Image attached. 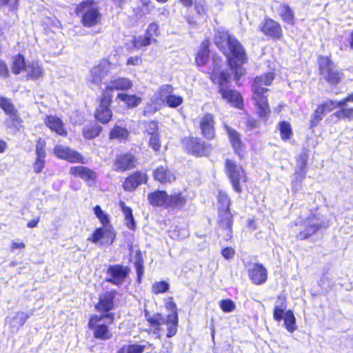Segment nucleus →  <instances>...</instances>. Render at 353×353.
I'll return each mask as SVG.
<instances>
[{
  "mask_svg": "<svg viewBox=\"0 0 353 353\" xmlns=\"http://www.w3.org/2000/svg\"><path fill=\"white\" fill-rule=\"evenodd\" d=\"M274 78V73L268 72L260 77H256L252 85V99L254 101L258 115L265 120L268 119L270 110L268 103V97L265 95L268 89L263 86L270 85Z\"/></svg>",
  "mask_w": 353,
  "mask_h": 353,
  "instance_id": "obj_1",
  "label": "nucleus"
},
{
  "mask_svg": "<svg viewBox=\"0 0 353 353\" xmlns=\"http://www.w3.org/2000/svg\"><path fill=\"white\" fill-rule=\"evenodd\" d=\"M94 212L101 222L102 227L97 228L88 240L96 244H112L114 241L116 234L113 227L110 223L108 214L99 205L94 207Z\"/></svg>",
  "mask_w": 353,
  "mask_h": 353,
  "instance_id": "obj_2",
  "label": "nucleus"
},
{
  "mask_svg": "<svg viewBox=\"0 0 353 353\" xmlns=\"http://www.w3.org/2000/svg\"><path fill=\"white\" fill-rule=\"evenodd\" d=\"M328 225V222L323 220V217L312 214L304 220L296 221L292 231L296 233L297 239L303 240L314 234L321 228H327Z\"/></svg>",
  "mask_w": 353,
  "mask_h": 353,
  "instance_id": "obj_3",
  "label": "nucleus"
},
{
  "mask_svg": "<svg viewBox=\"0 0 353 353\" xmlns=\"http://www.w3.org/2000/svg\"><path fill=\"white\" fill-rule=\"evenodd\" d=\"M216 46L222 51L228 46L232 56L243 63L245 60V51L241 44L234 37L223 30H218L214 36Z\"/></svg>",
  "mask_w": 353,
  "mask_h": 353,
  "instance_id": "obj_4",
  "label": "nucleus"
},
{
  "mask_svg": "<svg viewBox=\"0 0 353 353\" xmlns=\"http://www.w3.org/2000/svg\"><path fill=\"white\" fill-rule=\"evenodd\" d=\"M112 314H101L93 315L90 317L88 327L94 331L93 334L96 339L108 340L112 337L108 325L113 321Z\"/></svg>",
  "mask_w": 353,
  "mask_h": 353,
  "instance_id": "obj_5",
  "label": "nucleus"
},
{
  "mask_svg": "<svg viewBox=\"0 0 353 353\" xmlns=\"http://www.w3.org/2000/svg\"><path fill=\"white\" fill-rule=\"evenodd\" d=\"M77 11V14L81 17V22L85 27H93L101 22V14L98 8L90 1L79 4Z\"/></svg>",
  "mask_w": 353,
  "mask_h": 353,
  "instance_id": "obj_6",
  "label": "nucleus"
},
{
  "mask_svg": "<svg viewBox=\"0 0 353 353\" xmlns=\"http://www.w3.org/2000/svg\"><path fill=\"white\" fill-rule=\"evenodd\" d=\"M225 167L226 172L230 179L233 189L238 193L242 192V185L247 181V176L244 170L238 165L235 161L227 159Z\"/></svg>",
  "mask_w": 353,
  "mask_h": 353,
  "instance_id": "obj_7",
  "label": "nucleus"
},
{
  "mask_svg": "<svg viewBox=\"0 0 353 353\" xmlns=\"http://www.w3.org/2000/svg\"><path fill=\"white\" fill-rule=\"evenodd\" d=\"M319 65L321 74L330 84H338L343 79V74L335 69L329 57L321 56L319 58Z\"/></svg>",
  "mask_w": 353,
  "mask_h": 353,
  "instance_id": "obj_8",
  "label": "nucleus"
},
{
  "mask_svg": "<svg viewBox=\"0 0 353 353\" xmlns=\"http://www.w3.org/2000/svg\"><path fill=\"white\" fill-rule=\"evenodd\" d=\"M182 143L184 149L195 157L207 155L210 151V145L199 138L189 137L183 139Z\"/></svg>",
  "mask_w": 353,
  "mask_h": 353,
  "instance_id": "obj_9",
  "label": "nucleus"
},
{
  "mask_svg": "<svg viewBox=\"0 0 353 353\" xmlns=\"http://www.w3.org/2000/svg\"><path fill=\"white\" fill-rule=\"evenodd\" d=\"M114 68V65L108 60H101L90 70V74L88 79L89 81L97 85H100L102 81Z\"/></svg>",
  "mask_w": 353,
  "mask_h": 353,
  "instance_id": "obj_10",
  "label": "nucleus"
},
{
  "mask_svg": "<svg viewBox=\"0 0 353 353\" xmlns=\"http://www.w3.org/2000/svg\"><path fill=\"white\" fill-rule=\"evenodd\" d=\"M173 88L170 85H164L160 88L152 99V103L148 105L144 110V114H151L157 111L162 103H164L172 94Z\"/></svg>",
  "mask_w": 353,
  "mask_h": 353,
  "instance_id": "obj_11",
  "label": "nucleus"
},
{
  "mask_svg": "<svg viewBox=\"0 0 353 353\" xmlns=\"http://www.w3.org/2000/svg\"><path fill=\"white\" fill-rule=\"evenodd\" d=\"M132 86V82L130 79L123 77L113 78L105 83V88L102 94L106 97L112 98L113 92L115 90H128Z\"/></svg>",
  "mask_w": 353,
  "mask_h": 353,
  "instance_id": "obj_12",
  "label": "nucleus"
},
{
  "mask_svg": "<svg viewBox=\"0 0 353 353\" xmlns=\"http://www.w3.org/2000/svg\"><path fill=\"white\" fill-rule=\"evenodd\" d=\"M54 154L57 158L70 163H85L83 157L81 154L62 145H57L54 147Z\"/></svg>",
  "mask_w": 353,
  "mask_h": 353,
  "instance_id": "obj_13",
  "label": "nucleus"
},
{
  "mask_svg": "<svg viewBox=\"0 0 353 353\" xmlns=\"http://www.w3.org/2000/svg\"><path fill=\"white\" fill-rule=\"evenodd\" d=\"M129 274V269L121 265H110L107 270V281L116 285H121Z\"/></svg>",
  "mask_w": 353,
  "mask_h": 353,
  "instance_id": "obj_14",
  "label": "nucleus"
},
{
  "mask_svg": "<svg viewBox=\"0 0 353 353\" xmlns=\"http://www.w3.org/2000/svg\"><path fill=\"white\" fill-rule=\"evenodd\" d=\"M112 99L105 95H101L100 103L97 107L94 116L97 119L103 123H108L112 116V110L110 108Z\"/></svg>",
  "mask_w": 353,
  "mask_h": 353,
  "instance_id": "obj_15",
  "label": "nucleus"
},
{
  "mask_svg": "<svg viewBox=\"0 0 353 353\" xmlns=\"http://www.w3.org/2000/svg\"><path fill=\"white\" fill-rule=\"evenodd\" d=\"M116 291H107L101 293L99 297V302L95 305L97 311L109 314L108 312L114 307V299L116 296Z\"/></svg>",
  "mask_w": 353,
  "mask_h": 353,
  "instance_id": "obj_16",
  "label": "nucleus"
},
{
  "mask_svg": "<svg viewBox=\"0 0 353 353\" xmlns=\"http://www.w3.org/2000/svg\"><path fill=\"white\" fill-rule=\"evenodd\" d=\"M200 128L203 136L209 140L215 137L214 117L212 114H205L199 121Z\"/></svg>",
  "mask_w": 353,
  "mask_h": 353,
  "instance_id": "obj_17",
  "label": "nucleus"
},
{
  "mask_svg": "<svg viewBox=\"0 0 353 353\" xmlns=\"http://www.w3.org/2000/svg\"><path fill=\"white\" fill-rule=\"evenodd\" d=\"M137 160L131 154H124L116 157L114 161V170L124 172L135 167Z\"/></svg>",
  "mask_w": 353,
  "mask_h": 353,
  "instance_id": "obj_18",
  "label": "nucleus"
},
{
  "mask_svg": "<svg viewBox=\"0 0 353 353\" xmlns=\"http://www.w3.org/2000/svg\"><path fill=\"white\" fill-rule=\"evenodd\" d=\"M250 279L256 285H261L267 280V270L259 263L252 265L248 270Z\"/></svg>",
  "mask_w": 353,
  "mask_h": 353,
  "instance_id": "obj_19",
  "label": "nucleus"
},
{
  "mask_svg": "<svg viewBox=\"0 0 353 353\" xmlns=\"http://www.w3.org/2000/svg\"><path fill=\"white\" fill-rule=\"evenodd\" d=\"M261 30L264 34L276 39H279L283 35L281 26L271 19L265 20Z\"/></svg>",
  "mask_w": 353,
  "mask_h": 353,
  "instance_id": "obj_20",
  "label": "nucleus"
},
{
  "mask_svg": "<svg viewBox=\"0 0 353 353\" xmlns=\"http://www.w3.org/2000/svg\"><path fill=\"white\" fill-rule=\"evenodd\" d=\"M223 126L235 153L241 156L244 147L241 139V134L235 129L230 128L227 124H224Z\"/></svg>",
  "mask_w": 353,
  "mask_h": 353,
  "instance_id": "obj_21",
  "label": "nucleus"
},
{
  "mask_svg": "<svg viewBox=\"0 0 353 353\" xmlns=\"http://www.w3.org/2000/svg\"><path fill=\"white\" fill-rule=\"evenodd\" d=\"M148 176L142 172H137L125 179L123 184L125 190L132 191L139 185L146 183Z\"/></svg>",
  "mask_w": 353,
  "mask_h": 353,
  "instance_id": "obj_22",
  "label": "nucleus"
},
{
  "mask_svg": "<svg viewBox=\"0 0 353 353\" xmlns=\"http://www.w3.org/2000/svg\"><path fill=\"white\" fill-rule=\"evenodd\" d=\"M69 173L73 176L79 177L87 182L94 181L97 178L95 172L88 167L82 165L71 167L69 170Z\"/></svg>",
  "mask_w": 353,
  "mask_h": 353,
  "instance_id": "obj_23",
  "label": "nucleus"
},
{
  "mask_svg": "<svg viewBox=\"0 0 353 353\" xmlns=\"http://www.w3.org/2000/svg\"><path fill=\"white\" fill-rule=\"evenodd\" d=\"M46 142L45 141L39 139L36 145V154L37 158L33 164V169L34 172L40 173L45 166L46 158Z\"/></svg>",
  "mask_w": 353,
  "mask_h": 353,
  "instance_id": "obj_24",
  "label": "nucleus"
},
{
  "mask_svg": "<svg viewBox=\"0 0 353 353\" xmlns=\"http://www.w3.org/2000/svg\"><path fill=\"white\" fill-rule=\"evenodd\" d=\"M219 92L221 94L223 99H225L232 105L238 108L243 106V97L238 91L221 88L219 89Z\"/></svg>",
  "mask_w": 353,
  "mask_h": 353,
  "instance_id": "obj_25",
  "label": "nucleus"
},
{
  "mask_svg": "<svg viewBox=\"0 0 353 353\" xmlns=\"http://www.w3.org/2000/svg\"><path fill=\"white\" fill-rule=\"evenodd\" d=\"M153 176L161 183H171L176 179L174 174L166 165L157 168L153 172Z\"/></svg>",
  "mask_w": 353,
  "mask_h": 353,
  "instance_id": "obj_26",
  "label": "nucleus"
},
{
  "mask_svg": "<svg viewBox=\"0 0 353 353\" xmlns=\"http://www.w3.org/2000/svg\"><path fill=\"white\" fill-rule=\"evenodd\" d=\"M0 108L14 123H20L21 119L18 116L17 110L8 99L0 97Z\"/></svg>",
  "mask_w": 353,
  "mask_h": 353,
  "instance_id": "obj_27",
  "label": "nucleus"
},
{
  "mask_svg": "<svg viewBox=\"0 0 353 353\" xmlns=\"http://www.w3.org/2000/svg\"><path fill=\"white\" fill-rule=\"evenodd\" d=\"M168 195L165 191L157 190L148 194L150 203L153 206H163L168 208Z\"/></svg>",
  "mask_w": 353,
  "mask_h": 353,
  "instance_id": "obj_28",
  "label": "nucleus"
},
{
  "mask_svg": "<svg viewBox=\"0 0 353 353\" xmlns=\"http://www.w3.org/2000/svg\"><path fill=\"white\" fill-rule=\"evenodd\" d=\"M219 227L226 231V234L230 236L231 228L232 225V215L229 209L219 210Z\"/></svg>",
  "mask_w": 353,
  "mask_h": 353,
  "instance_id": "obj_29",
  "label": "nucleus"
},
{
  "mask_svg": "<svg viewBox=\"0 0 353 353\" xmlns=\"http://www.w3.org/2000/svg\"><path fill=\"white\" fill-rule=\"evenodd\" d=\"M45 123L49 128L56 132L58 134L61 136H65L67 134L66 131L63 127V123L59 117L48 116L45 120Z\"/></svg>",
  "mask_w": 353,
  "mask_h": 353,
  "instance_id": "obj_30",
  "label": "nucleus"
},
{
  "mask_svg": "<svg viewBox=\"0 0 353 353\" xmlns=\"http://www.w3.org/2000/svg\"><path fill=\"white\" fill-rule=\"evenodd\" d=\"M178 315L177 312L170 313L166 319H164V324L167 326V336H174L177 331Z\"/></svg>",
  "mask_w": 353,
  "mask_h": 353,
  "instance_id": "obj_31",
  "label": "nucleus"
},
{
  "mask_svg": "<svg viewBox=\"0 0 353 353\" xmlns=\"http://www.w3.org/2000/svg\"><path fill=\"white\" fill-rule=\"evenodd\" d=\"M210 78L212 81L214 83L216 82L219 84L220 89L221 88H225V84L228 82L230 78V74L224 71L219 72V68L214 67L211 74Z\"/></svg>",
  "mask_w": 353,
  "mask_h": 353,
  "instance_id": "obj_32",
  "label": "nucleus"
},
{
  "mask_svg": "<svg viewBox=\"0 0 353 353\" xmlns=\"http://www.w3.org/2000/svg\"><path fill=\"white\" fill-rule=\"evenodd\" d=\"M186 204V198L181 193H175L168 196V208L181 209Z\"/></svg>",
  "mask_w": 353,
  "mask_h": 353,
  "instance_id": "obj_33",
  "label": "nucleus"
},
{
  "mask_svg": "<svg viewBox=\"0 0 353 353\" xmlns=\"http://www.w3.org/2000/svg\"><path fill=\"white\" fill-rule=\"evenodd\" d=\"M246 61V55L245 54V60L243 63L236 59L234 57L228 59V63L234 72L235 79L237 81L245 74V70L242 67V64Z\"/></svg>",
  "mask_w": 353,
  "mask_h": 353,
  "instance_id": "obj_34",
  "label": "nucleus"
},
{
  "mask_svg": "<svg viewBox=\"0 0 353 353\" xmlns=\"http://www.w3.org/2000/svg\"><path fill=\"white\" fill-rule=\"evenodd\" d=\"M278 300L280 303H276L274 306L273 316L275 320L280 321L284 319L285 310L286 309L285 299L283 296H279Z\"/></svg>",
  "mask_w": 353,
  "mask_h": 353,
  "instance_id": "obj_35",
  "label": "nucleus"
},
{
  "mask_svg": "<svg viewBox=\"0 0 353 353\" xmlns=\"http://www.w3.org/2000/svg\"><path fill=\"white\" fill-rule=\"evenodd\" d=\"M117 99L123 101L128 108L137 107L141 102V99L140 97L124 93L118 94Z\"/></svg>",
  "mask_w": 353,
  "mask_h": 353,
  "instance_id": "obj_36",
  "label": "nucleus"
},
{
  "mask_svg": "<svg viewBox=\"0 0 353 353\" xmlns=\"http://www.w3.org/2000/svg\"><path fill=\"white\" fill-rule=\"evenodd\" d=\"M29 315L24 312H18L15 314L14 316L10 319L8 321L10 325L18 330L20 327L23 326Z\"/></svg>",
  "mask_w": 353,
  "mask_h": 353,
  "instance_id": "obj_37",
  "label": "nucleus"
},
{
  "mask_svg": "<svg viewBox=\"0 0 353 353\" xmlns=\"http://www.w3.org/2000/svg\"><path fill=\"white\" fill-rule=\"evenodd\" d=\"M101 127L98 124H91L84 127L83 134L85 138L92 139L98 137L101 132Z\"/></svg>",
  "mask_w": 353,
  "mask_h": 353,
  "instance_id": "obj_38",
  "label": "nucleus"
},
{
  "mask_svg": "<svg viewBox=\"0 0 353 353\" xmlns=\"http://www.w3.org/2000/svg\"><path fill=\"white\" fill-rule=\"evenodd\" d=\"M28 75L32 79H39L43 74V70L37 62H32L26 67Z\"/></svg>",
  "mask_w": 353,
  "mask_h": 353,
  "instance_id": "obj_39",
  "label": "nucleus"
},
{
  "mask_svg": "<svg viewBox=\"0 0 353 353\" xmlns=\"http://www.w3.org/2000/svg\"><path fill=\"white\" fill-rule=\"evenodd\" d=\"M284 324L286 330L289 332L292 333L296 330V319L293 312L291 310H288L285 312Z\"/></svg>",
  "mask_w": 353,
  "mask_h": 353,
  "instance_id": "obj_40",
  "label": "nucleus"
},
{
  "mask_svg": "<svg viewBox=\"0 0 353 353\" xmlns=\"http://www.w3.org/2000/svg\"><path fill=\"white\" fill-rule=\"evenodd\" d=\"M128 135L129 132L125 128L116 125L111 130L110 137L123 141L127 139Z\"/></svg>",
  "mask_w": 353,
  "mask_h": 353,
  "instance_id": "obj_41",
  "label": "nucleus"
},
{
  "mask_svg": "<svg viewBox=\"0 0 353 353\" xmlns=\"http://www.w3.org/2000/svg\"><path fill=\"white\" fill-rule=\"evenodd\" d=\"M152 41H156V40L154 38H151L150 36H148L146 34L145 36H139L138 37H134L133 39L134 47L137 49L147 46L151 44Z\"/></svg>",
  "mask_w": 353,
  "mask_h": 353,
  "instance_id": "obj_42",
  "label": "nucleus"
},
{
  "mask_svg": "<svg viewBox=\"0 0 353 353\" xmlns=\"http://www.w3.org/2000/svg\"><path fill=\"white\" fill-rule=\"evenodd\" d=\"M279 130L282 140L286 141L290 139L292 134L291 125L288 122L281 121L279 123Z\"/></svg>",
  "mask_w": 353,
  "mask_h": 353,
  "instance_id": "obj_43",
  "label": "nucleus"
},
{
  "mask_svg": "<svg viewBox=\"0 0 353 353\" xmlns=\"http://www.w3.org/2000/svg\"><path fill=\"white\" fill-rule=\"evenodd\" d=\"M280 14L285 22L290 25L294 24V14L288 6L284 5L281 7Z\"/></svg>",
  "mask_w": 353,
  "mask_h": 353,
  "instance_id": "obj_44",
  "label": "nucleus"
},
{
  "mask_svg": "<svg viewBox=\"0 0 353 353\" xmlns=\"http://www.w3.org/2000/svg\"><path fill=\"white\" fill-rule=\"evenodd\" d=\"M209 50L207 46H204L198 52L196 57V64L199 66L205 65L208 61Z\"/></svg>",
  "mask_w": 353,
  "mask_h": 353,
  "instance_id": "obj_45",
  "label": "nucleus"
},
{
  "mask_svg": "<svg viewBox=\"0 0 353 353\" xmlns=\"http://www.w3.org/2000/svg\"><path fill=\"white\" fill-rule=\"evenodd\" d=\"M145 347L138 344H132L123 346L118 353H143Z\"/></svg>",
  "mask_w": 353,
  "mask_h": 353,
  "instance_id": "obj_46",
  "label": "nucleus"
},
{
  "mask_svg": "<svg viewBox=\"0 0 353 353\" xmlns=\"http://www.w3.org/2000/svg\"><path fill=\"white\" fill-rule=\"evenodd\" d=\"M134 265L138 276L139 281L140 282L141 278L144 272L143 261L141 258L140 251H137L135 256Z\"/></svg>",
  "mask_w": 353,
  "mask_h": 353,
  "instance_id": "obj_47",
  "label": "nucleus"
},
{
  "mask_svg": "<svg viewBox=\"0 0 353 353\" xmlns=\"http://www.w3.org/2000/svg\"><path fill=\"white\" fill-rule=\"evenodd\" d=\"M170 288V285L166 281H156L152 284V292L155 294L166 292Z\"/></svg>",
  "mask_w": 353,
  "mask_h": 353,
  "instance_id": "obj_48",
  "label": "nucleus"
},
{
  "mask_svg": "<svg viewBox=\"0 0 353 353\" xmlns=\"http://www.w3.org/2000/svg\"><path fill=\"white\" fill-rule=\"evenodd\" d=\"M27 65H25L24 58L21 54L17 55L14 60L12 72L14 74H19L20 72L25 69Z\"/></svg>",
  "mask_w": 353,
  "mask_h": 353,
  "instance_id": "obj_49",
  "label": "nucleus"
},
{
  "mask_svg": "<svg viewBox=\"0 0 353 353\" xmlns=\"http://www.w3.org/2000/svg\"><path fill=\"white\" fill-rule=\"evenodd\" d=\"M340 103H341V101H336L328 100V101H325L323 103H322L319 106L321 108H323L325 113L327 114V113L331 112L334 108H341L342 105Z\"/></svg>",
  "mask_w": 353,
  "mask_h": 353,
  "instance_id": "obj_50",
  "label": "nucleus"
},
{
  "mask_svg": "<svg viewBox=\"0 0 353 353\" xmlns=\"http://www.w3.org/2000/svg\"><path fill=\"white\" fill-rule=\"evenodd\" d=\"M217 198L219 203L221 205L219 210L229 209L230 202L226 193L222 191H219Z\"/></svg>",
  "mask_w": 353,
  "mask_h": 353,
  "instance_id": "obj_51",
  "label": "nucleus"
},
{
  "mask_svg": "<svg viewBox=\"0 0 353 353\" xmlns=\"http://www.w3.org/2000/svg\"><path fill=\"white\" fill-rule=\"evenodd\" d=\"M325 113L323 111V108L320 106L316 109L313 117L311 120V127L316 126L323 119V117L325 116Z\"/></svg>",
  "mask_w": 353,
  "mask_h": 353,
  "instance_id": "obj_52",
  "label": "nucleus"
},
{
  "mask_svg": "<svg viewBox=\"0 0 353 353\" xmlns=\"http://www.w3.org/2000/svg\"><path fill=\"white\" fill-rule=\"evenodd\" d=\"M339 118H344L348 120L353 119V108H346L345 106L341 107V110L335 113Z\"/></svg>",
  "mask_w": 353,
  "mask_h": 353,
  "instance_id": "obj_53",
  "label": "nucleus"
},
{
  "mask_svg": "<svg viewBox=\"0 0 353 353\" xmlns=\"http://www.w3.org/2000/svg\"><path fill=\"white\" fill-rule=\"evenodd\" d=\"M219 305L224 312H231L236 307L234 303L230 299L221 301Z\"/></svg>",
  "mask_w": 353,
  "mask_h": 353,
  "instance_id": "obj_54",
  "label": "nucleus"
},
{
  "mask_svg": "<svg viewBox=\"0 0 353 353\" xmlns=\"http://www.w3.org/2000/svg\"><path fill=\"white\" fill-rule=\"evenodd\" d=\"M183 101L181 97L172 94L165 103H166L169 107L176 108L183 103Z\"/></svg>",
  "mask_w": 353,
  "mask_h": 353,
  "instance_id": "obj_55",
  "label": "nucleus"
},
{
  "mask_svg": "<svg viewBox=\"0 0 353 353\" xmlns=\"http://www.w3.org/2000/svg\"><path fill=\"white\" fill-rule=\"evenodd\" d=\"M145 133L148 136L154 135L158 133V124L156 121H150L145 123Z\"/></svg>",
  "mask_w": 353,
  "mask_h": 353,
  "instance_id": "obj_56",
  "label": "nucleus"
},
{
  "mask_svg": "<svg viewBox=\"0 0 353 353\" xmlns=\"http://www.w3.org/2000/svg\"><path fill=\"white\" fill-rule=\"evenodd\" d=\"M148 141L150 147L152 148L154 151H159L160 150L161 144L159 134L149 136Z\"/></svg>",
  "mask_w": 353,
  "mask_h": 353,
  "instance_id": "obj_57",
  "label": "nucleus"
},
{
  "mask_svg": "<svg viewBox=\"0 0 353 353\" xmlns=\"http://www.w3.org/2000/svg\"><path fill=\"white\" fill-rule=\"evenodd\" d=\"M124 216L125 219H128V217L132 216V210L130 208L125 205L124 201H121L119 203Z\"/></svg>",
  "mask_w": 353,
  "mask_h": 353,
  "instance_id": "obj_58",
  "label": "nucleus"
},
{
  "mask_svg": "<svg viewBox=\"0 0 353 353\" xmlns=\"http://www.w3.org/2000/svg\"><path fill=\"white\" fill-rule=\"evenodd\" d=\"M235 251L232 248H225L221 250L222 256L226 259H230L234 256Z\"/></svg>",
  "mask_w": 353,
  "mask_h": 353,
  "instance_id": "obj_59",
  "label": "nucleus"
},
{
  "mask_svg": "<svg viewBox=\"0 0 353 353\" xmlns=\"http://www.w3.org/2000/svg\"><path fill=\"white\" fill-rule=\"evenodd\" d=\"M142 63V59L139 56L130 57L127 59V65H139Z\"/></svg>",
  "mask_w": 353,
  "mask_h": 353,
  "instance_id": "obj_60",
  "label": "nucleus"
},
{
  "mask_svg": "<svg viewBox=\"0 0 353 353\" xmlns=\"http://www.w3.org/2000/svg\"><path fill=\"white\" fill-rule=\"evenodd\" d=\"M165 308L170 311V313L176 312V305L174 302L172 297L167 299L165 302Z\"/></svg>",
  "mask_w": 353,
  "mask_h": 353,
  "instance_id": "obj_61",
  "label": "nucleus"
},
{
  "mask_svg": "<svg viewBox=\"0 0 353 353\" xmlns=\"http://www.w3.org/2000/svg\"><path fill=\"white\" fill-rule=\"evenodd\" d=\"M148 321L153 325H163L164 318L161 314H157L153 318L148 319Z\"/></svg>",
  "mask_w": 353,
  "mask_h": 353,
  "instance_id": "obj_62",
  "label": "nucleus"
},
{
  "mask_svg": "<svg viewBox=\"0 0 353 353\" xmlns=\"http://www.w3.org/2000/svg\"><path fill=\"white\" fill-rule=\"evenodd\" d=\"M158 28L159 26L157 23H152L149 25L145 34L148 36H150V37L152 38V36L154 34H157Z\"/></svg>",
  "mask_w": 353,
  "mask_h": 353,
  "instance_id": "obj_63",
  "label": "nucleus"
},
{
  "mask_svg": "<svg viewBox=\"0 0 353 353\" xmlns=\"http://www.w3.org/2000/svg\"><path fill=\"white\" fill-rule=\"evenodd\" d=\"M19 0H0V6H8L11 9H14Z\"/></svg>",
  "mask_w": 353,
  "mask_h": 353,
  "instance_id": "obj_64",
  "label": "nucleus"
}]
</instances>
